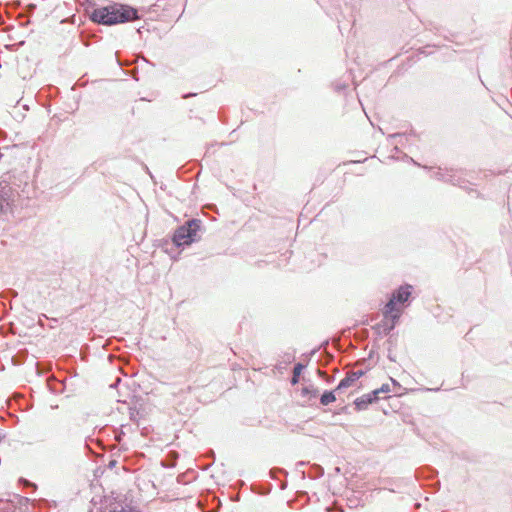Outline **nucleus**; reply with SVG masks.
I'll return each mask as SVG.
<instances>
[{"mask_svg":"<svg viewBox=\"0 0 512 512\" xmlns=\"http://www.w3.org/2000/svg\"><path fill=\"white\" fill-rule=\"evenodd\" d=\"M89 19L98 25L114 26L141 19L139 9L131 5L112 2L106 6L94 8Z\"/></svg>","mask_w":512,"mask_h":512,"instance_id":"nucleus-1","label":"nucleus"},{"mask_svg":"<svg viewBox=\"0 0 512 512\" xmlns=\"http://www.w3.org/2000/svg\"><path fill=\"white\" fill-rule=\"evenodd\" d=\"M204 231L203 222L198 218H191L177 227L172 236L171 242L176 248H185L193 243L199 242V232Z\"/></svg>","mask_w":512,"mask_h":512,"instance_id":"nucleus-2","label":"nucleus"},{"mask_svg":"<svg viewBox=\"0 0 512 512\" xmlns=\"http://www.w3.org/2000/svg\"><path fill=\"white\" fill-rule=\"evenodd\" d=\"M412 291L413 286L407 283L400 285L398 288L393 290L388 302L382 310V314H385L386 316L391 313L402 314L403 309L411 302Z\"/></svg>","mask_w":512,"mask_h":512,"instance_id":"nucleus-3","label":"nucleus"},{"mask_svg":"<svg viewBox=\"0 0 512 512\" xmlns=\"http://www.w3.org/2000/svg\"><path fill=\"white\" fill-rule=\"evenodd\" d=\"M400 317L401 313L383 314V319L373 326V330L378 336L389 335L398 325Z\"/></svg>","mask_w":512,"mask_h":512,"instance_id":"nucleus-4","label":"nucleus"},{"mask_svg":"<svg viewBox=\"0 0 512 512\" xmlns=\"http://www.w3.org/2000/svg\"><path fill=\"white\" fill-rule=\"evenodd\" d=\"M467 175L466 171L463 169H454L452 173L451 180H449V184H452L454 186H458L461 189L467 190L469 193H475L476 197H480V193L477 190L474 189H468L466 184L468 181L465 179V176Z\"/></svg>","mask_w":512,"mask_h":512,"instance_id":"nucleus-5","label":"nucleus"},{"mask_svg":"<svg viewBox=\"0 0 512 512\" xmlns=\"http://www.w3.org/2000/svg\"><path fill=\"white\" fill-rule=\"evenodd\" d=\"M147 414L146 408L142 398H136L133 406L129 407V417L134 423L139 424V421Z\"/></svg>","mask_w":512,"mask_h":512,"instance_id":"nucleus-6","label":"nucleus"},{"mask_svg":"<svg viewBox=\"0 0 512 512\" xmlns=\"http://www.w3.org/2000/svg\"><path fill=\"white\" fill-rule=\"evenodd\" d=\"M365 371L364 370H357L353 371L346 375L343 379L340 380L338 385L336 386V390L342 391L354 384L358 379H360L362 376H364Z\"/></svg>","mask_w":512,"mask_h":512,"instance_id":"nucleus-7","label":"nucleus"},{"mask_svg":"<svg viewBox=\"0 0 512 512\" xmlns=\"http://www.w3.org/2000/svg\"><path fill=\"white\" fill-rule=\"evenodd\" d=\"M11 503L15 507V512H27L30 499L21 495H14Z\"/></svg>","mask_w":512,"mask_h":512,"instance_id":"nucleus-8","label":"nucleus"},{"mask_svg":"<svg viewBox=\"0 0 512 512\" xmlns=\"http://www.w3.org/2000/svg\"><path fill=\"white\" fill-rule=\"evenodd\" d=\"M12 188L5 184L0 183V200L6 203L7 207L11 206Z\"/></svg>","mask_w":512,"mask_h":512,"instance_id":"nucleus-9","label":"nucleus"},{"mask_svg":"<svg viewBox=\"0 0 512 512\" xmlns=\"http://www.w3.org/2000/svg\"><path fill=\"white\" fill-rule=\"evenodd\" d=\"M307 364H304L302 362H298L294 365L293 367V375L290 379V383L291 385H296L299 383L300 381V376H301V373L303 372V370L306 368Z\"/></svg>","mask_w":512,"mask_h":512,"instance_id":"nucleus-10","label":"nucleus"},{"mask_svg":"<svg viewBox=\"0 0 512 512\" xmlns=\"http://www.w3.org/2000/svg\"><path fill=\"white\" fill-rule=\"evenodd\" d=\"M353 404H354L355 409H356L357 411H363V410H366V409L368 408V406H369L370 404H372V403H371V399H370V398H368V397L366 396V394H364V395H362V396H360V397L356 398V399L354 400Z\"/></svg>","mask_w":512,"mask_h":512,"instance_id":"nucleus-11","label":"nucleus"},{"mask_svg":"<svg viewBox=\"0 0 512 512\" xmlns=\"http://www.w3.org/2000/svg\"><path fill=\"white\" fill-rule=\"evenodd\" d=\"M336 391H337L336 388L334 390H325L322 393V395L320 396L321 405L327 406L330 403L335 402L336 401V396H335Z\"/></svg>","mask_w":512,"mask_h":512,"instance_id":"nucleus-12","label":"nucleus"},{"mask_svg":"<svg viewBox=\"0 0 512 512\" xmlns=\"http://www.w3.org/2000/svg\"><path fill=\"white\" fill-rule=\"evenodd\" d=\"M324 475V469L322 466L318 464H314L311 466L309 473L307 474V477L310 479H318Z\"/></svg>","mask_w":512,"mask_h":512,"instance_id":"nucleus-13","label":"nucleus"},{"mask_svg":"<svg viewBox=\"0 0 512 512\" xmlns=\"http://www.w3.org/2000/svg\"><path fill=\"white\" fill-rule=\"evenodd\" d=\"M410 136H413V137L417 136L416 131L414 129H410L409 132H397V133L389 134L387 137V140L391 141V140H394L397 138H405V140H408V137H410Z\"/></svg>","mask_w":512,"mask_h":512,"instance_id":"nucleus-14","label":"nucleus"},{"mask_svg":"<svg viewBox=\"0 0 512 512\" xmlns=\"http://www.w3.org/2000/svg\"><path fill=\"white\" fill-rule=\"evenodd\" d=\"M301 395L304 397L315 398L318 395V389L313 385L304 386L301 389Z\"/></svg>","mask_w":512,"mask_h":512,"instance_id":"nucleus-15","label":"nucleus"},{"mask_svg":"<svg viewBox=\"0 0 512 512\" xmlns=\"http://www.w3.org/2000/svg\"><path fill=\"white\" fill-rule=\"evenodd\" d=\"M279 474H283L285 477H287L288 472L285 469L279 467H274L269 471L270 478L273 480H277Z\"/></svg>","mask_w":512,"mask_h":512,"instance_id":"nucleus-16","label":"nucleus"},{"mask_svg":"<svg viewBox=\"0 0 512 512\" xmlns=\"http://www.w3.org/2000/svg\"><path fill=\"white\" fill-rule=\"evenodd\" d=\"M306 464H307V462H305V461H298L295 465V469H296V471H298L301 474L302 479H305L307 477V474L305 473V471L301 470V469H303V467Z\"/></svg>","mask_w":512,"mask_h":512,"instance_id":"nucleus-17","label":"nucleus"},{"mask_svg":"<svg viewBox=\"0 0 512 512\" xmlns=\"http://www.w3.org/2000/svg\"><path fill=\"white\" fill-rule=\"evenodd\" d=\"M432 177L439 181H442L444 177V168H436V170L433 171Z\"/></svg>","mask_w":512,"mask_h":512,"instance_id":"nucleus-18","label":"nucleus"},{"mask_svg":"<svg viewBox=\"0 0 512 512\" xmlns=\"http://www.w3.org/2000/svg\"><path fill=\"white\" fill-rule=\"evenodd\" d=\"M453 170L454 168H444V177L442 180L443 182L449 183V180H451L452 177Z\"/></svg>","mask_w":512,"mask_h":512,"instance_id":"nucleus-19","label":"nucleus"},{"mask_svg":"<svg viewBox=\"0 0 512 512\" xmlns=\"http://www.w3.org/2000/svg\"><path fill=\"white\" fill-rule=\"evenodd\" d=\"M347 84L345 82H336L334 84V90L338 93L344 92L347 89Z\"/></svg>","mask_w":512,"mask_h":512,"instance_id":"nucleus-20","label":"nucleus"},{"mask_svg":"<svg viewBox=\"0 0 512 512\" xmlns=\"http://www.w3.org/2000/svg\"><path fill=\"white\" fill-rule=\"evenodd\" d=\"M366 396L371 399V403H375L379 400V392L376 389L367 393Z\"/></svg>","mask_w":512,"mask_h":512,"instance_id":"nucleus-21","label":"nucleus"},{"mask_svg":"<svg viewBox=\"0 0 512 512\" xmlns=\"http://www.w3.org/2000/svg\"><path fill=\"white\" fill-rule=\"evenodd\" d=\"M426 471L427 474L425 475L427 478H433L437 475V471L432 467H426L423 469V472Z\"/></svg>","mask_w":512,"mask_h":512,"instance_id":"nucleus-22","label":"nucleus"},{"mask_svg":"<svg viewBox=\"0 0 512 512\" xmlns=\"http://www.w3.org/2000/svg\"><path fill=\"white\" fill-rule=\"evenodd\" d=\"M10 208L11 206L7 207L6 203L0 200V214H6L10 210Z\"/></svg>","mask_w":512,"mask_h":512,"instance_id":"nucleus-23","label":"nucleus"},{"mask_svg":"<svg viewBox=\"0 0 512 512\" xmlns=\"http://www.w3.org/2000/svg\"><path fill=\"white\" fill-rule=\"evenodd\" d=\"M376 390L379 392V394L380 393H388V392H390V386H389V384H382V386Z\"/></svg>","mask_w":512,"mask_h":512,"instance_id":"nucleus-24","label":"nucleus"},{"mask_svg":"<svg viewBox=\"0 0 512 512\" xmlns=\"http://www.w3.org/2000/svg\"><path fill=\"white\" fill-rule=\"evenodd\" d=\"M396 342H397V340H396V338H394V336H393V335H391V336L388 338V340L386 341V343L389 345V347H388V348H391V349H392V347L396 346Z\"/></svg>","mask_w":512,"mask_h":512,"instance_id":"nucleus-25","label":"nucleus"},{"mask_svg":"<svg viewBox=\"0 0 512 512\" xmlns=\"http://www.w3.org/2000/svg\"><path fill=\"white\" fill-rule=\"evenodd\" d=\"M387 358H388L391 362H396V358H395V356L392 354V349H391V348H388Z\"/></svg>","mask_w":512,"mask_h":512,"instance_id":"nucleus-26","label":"nucleus"},{"mask_svg":"<svg viewBox=\"0 0 512 512\" xmlns=\"http://www.w3.org/2000/svg\"><path fill=\"white\" fill-rule=\"evenodd\" d=\"M348 412H349V407L343 406L338 410L337 414H347Z\"/></svg>","mask_w":512,"mask_h":512,"instance_id":"nucleus-27","label":"nucleus"},{"mask_svg":"<svg viewBox=\"0 0 512 512\" xmlns=\"http://www.w3.org/2000/svg\"><path fill=\"white\" fill-rule=\"evenodd\" d=\"M196 95H197V94H196V93H194V92H188V93L183 94L182 98H184V99H188V98H190V97H194V96H196Z\"/></svg>","mask_w":512,"mask_h":512,"instance_id":"nucleus-28","label":"nucleus"},{"mask_svg":"<svg viewBox=\"0 0 512 512\" xmlns=\"http://www.w3.org/2000/svg\"><path fill=\"white\" fill-rule=\"evenodd\" d=\"M20 481L26 483L27 485L31 486L32 488H36V485L34 483H31L29 480L21 478Z\"/></svg>","mask_w":512,"mask_h":512,"instance_id":"nucleus-29","label":"nucleus"},{"mask_svg":"<svg viewBox=\"0 0 512 512\" xmlns=\"http://www.w3.org/2000/svg\"><path fill=\"white\" fill-rule=\"evenodd\" d=\"M279 487L281 490H285L287 488V480L285 479V480L281 481Z\"/></svg>","mask_w":512,"mask_h":512,"instance_id":"nucleus-30","label":"nucleus"},{"mask_svg":"<svg viewBox=\"0 0 512 512\" xmlns=\"http://www.w3.org/2000/svg\"><path fill=\"white\" fill-rule=\"evenodd\" d=\"M284 356L286 357L287 363L291 362L294 359V357L292 355H290L289 353H285Z\"/></svg>","mask_w":512,"mask_h":512,"instance_id":"nucleus-31","label":"nucleus"},{"mask_svg":"<svg viewBox=\"0 0 512 512\" xmlns=\"http://www.w3.org/2000/svg\"><path fill=\"white\" fill-rule=\"evenodd\" d=\"M391 381H392L393 386L401 388V385L399 384V382L397 380L391 378Z\"/></svg>","mask_w":512,"mask_h":512,"instance_id":"nucleus-32","label":"nucleus"},{"mask_svg":"<svg viewBox=\"0 0 512 512\" xmlns=\"http://www.w3.org/2000/svg\"><path fill=\"white\" fill-rule=\"evenodd\" d=\"M119 512H141V511L134 510V509L126 510L125 508H122Z\"/></svg>","mask_w":512,"mask_h":512,"instance_id":"nucleus-33","label":"nucleus"},{"mask_svg":"<svg viewBox=\"0 0 512 512\" xmlns=\"http://www.w3.org/2000/svg\"><path fill=\"white\" fill-rule=\"evenodd\" d=\"M28 9H29V11L33 12L36 9V5L35 4H29L28 5Z\"/></svg>","mask_w":512,"mask_h":512,"instance_id":"nucleus-34","label":"nucleus"},{"mask_svg":"<svg viewBox=\"0 0 512 512\" xmlns=\"http://www.w3.org/2000/svg\"><path fill=\"white\" fill-rule=\"evenodd\" d=\"M406 141L407 140H405V138H399V142L398 143L401 144L402 146H404Z\"/></svg>","mask_w":512,"mask_h":512,"instance_id":"nucleus-35","label":"nucleus"},{"mask_svg":"<svg viewBox=\"0 0 512 512\" xmlns=\"http://www.w3.org/2000/svg\"><path fill=\"white\" fill-rule=\"evenodd\" d=\"M6 437V434L3 433L1 430H0V442H2V440H4Z\"/></svg>","mask_w":512,"mask_h":512,"instance_id":"nucleus-36","label":"nucleus"},{"mask_svg":"<svg viewBox=\"0 0 512 512\" xmlns=\"http://www.w3.org/2000/svg\"><path fill=\"white\" fill-rule=\"evenodd\" d=\"M392 151H394V152L398 153L400 150H399V147H398V146H395V147L393 148V150H392Z\"/></svg>","mask_w":512,"mask_h":512,"instance_id":"nucleus-37","label":"nucleus"},{"mask_svg":"<svg viewBox=\"0 0 512 512\" xmlns=\"http://www.w3.org/2000/svg\"><path fill=\"white\" fill-rule=\"evenodd\" d=\"M316 352H317V349H313V350L309 353V356L314 355Z\"/></svg>","mask_w":512,"mask_h":512,"instance_id":"nucleus-38","label":"nucleus"},{"mask_svg":"<svg viewBox=\"0 0 512 512\" xmlns=\"http://www.w3.org/2000/svg\"><path fill=\"white\" fill-rule=\"evenodd\" d=\"M423 168L426 169V170H432L433 169L432 167H428V166H424Z\"/></svg>","mask_w":512,"mask_h":512,"instance_id":"nucleus-39","label":"nucleus"},{"mask_svg":"<svg viewBox=\"0 0 512 512\" xmlns=\"http://www.w3.org/2000/svg\"><path fill=\"white\" fill-rule=\"evenodd\" d=\"M431 391H439V388L431 389Z\"/></svg>","mask_w":512,"mask_h":512,"instance_id":"nucleus-40","label":"nucleus"}]
</instances>
